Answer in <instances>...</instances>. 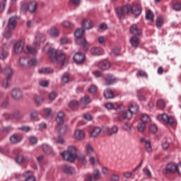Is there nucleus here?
Here are the masks:
<instances>
[{
	"instance_id": "f257e3e1",
	"label": "nucleus",
	"mask_w": 181,
	"mask_h": 181,
	"mask_svg": "<svg viewBox=\"0 0 181 181\" xmlns=\"http://www.w3.org/2000/svg\"><path fill=\"white\" fill-rule=\"evenodd\" d=\"M129 12L136 16H139L142 13V7L139 4H134L133 6L130 4H126L123 7H118L117 8V18L124 20L125 19V13H129Z\"/></svg>"
},
{
	"instance_id": "f03ea898",
	"label": "nucleus",
	"mask_w": 181,
	"mask_h": 181,
	"mask_svg": "<svg viewBox=\"0 0 181 181\" xmlns=\"http://www.w3.org/2000/svg\"><path fill=\"white\" fill-rule=\"evenodd\" d=\"M47 54L53 63L59 62L62 66H64L69 62V57H66V54L63 52L57 51L54 48H49Z\"/></svg>"
},
{
	"instance_id": "7ed1b4c3",
	"label": "nucleus",
	"mask_w": 181,
	"mask_h": 181,
	"mask_svg": "<svg viewBox=\"0 0 181 181\" xmlns=\"http://www.w3.org/2000/svg\"><path fill=\"white\" fill-rule=\"evenodd\" d=\"M86 30L82 28H78L75 31L74 36L76 38V43L82 46L84 50H88V47H90V43L87 42L86 38H81L83 36H84Z\"/></svg>"
},
{
	"instance_id": "20e7f679",
	"label": "nucleus",
	"mask_w": 181,
	"mask_h": 181,
	"mask_svg": "<svg viewBox=\"0 0 181 181\" xmlns=\"http://www.w3.org/2000/svg\"><path fill=\"white\" fill-rule=\"evenodd\" d=\"M61 155L64 160L73 163V162L77 159V148L74 146H71L68 147L67 151L62 153Z\"/></svg>"
},
{
	"instance_id": "39448f33",
	"label": "nucleus",
	"mask_w": 181,
	"mask_h": 181,
	"mask_svg": "<svg viewBox=\"0 0 181 181\" xmlns=\"http://www.w3.org/2000/svg\"><path fill=\"white\" fill-rule=\"evenodd\" d=\"M139 111V106L136 104H132L129 107V110L123 112L122 114L119 115V121H124V119H131L132 118L133 114H136Z\"/></svg>"
},
{
	"instance_id": "423d86ee",
	"label": "nucleus",
	"mask_w": 181,
	"mask_h": 181,
	"mask_svg": "<svg viewBox=\"0 0 181 181\" xmlns=\"http://www.w3.org/2000/svg\"><path fill=\"white\" fill-rule=\"evenodd\" d=\"M64 112L60 111L59 112L56 121L57 122V129L61 135L63 134H66V131H67V127L66 125H63V123L64 122Z\"/></svg>"
},
{
	"instance_id": "0eeeda50",
	"label": "nucleus",
	"mask_w": 181,
	"mask_h": 181,
	"mask_svg": "<svg viewBox=\"0 0 181 181\" xmlns=\"http://www.w3.org/2000/svg\"><path fill=\"white\" fill-rule=\"evenodd\" d=\"M36 9H37V3L36 1H31L29 4H23L21 6V11L23 12H26V11H29L31 13L36 12Z\"/></svg>"
},
{
	"instance_id": "6e6552de",
	"label": "nucleus",
	"mask_w": 181,
	"mask_h": 181,
	"mask_svg": "<svg viewBox=\"0 0 181 181\" xmlns=\"http://www.w3.org/2000/svg\"><path fill=\"white\" fill-rule=\"evenodd\" d=\"M33 46L27 45L26 49L24 50V53H29L30 54H37V50H39L40 45L38 42H34Z\"/></svg>"
},
{
	"instance_id": "1a4fd4ad",
	"label": "nucleus",
	"mask_w": 181,
	"mask_h": 181,
	"mask_svg": "<svg viewBox=\"0 0 181 181\" xmlns=\"http://www.w3.org/2000/svg\"><path fill=\"white\" fill-rule=\"evenodd\" d=\"M158 118H161L164 122L169 124L171 127H175L176 125V120L172 116H168L166 114L158 115Z\"/></svg>"
},
{
	"instance_id": "9d476101",
	"label": "nucleus",
	"mask_w": 181,
	"mask_h": 181,
	"mask_svg": "<svg viewBox=\"0 0 181 181\" xmlns=\"http://www.w3.org/2000/svg\"><path fill=\"white\" fill-rule=\"evenodd\" d=\"M101 177L100 170H95L93 174H86L85 181H97Z\"/></svg>"
},
{
	"instance_id": "9b49d317",
	"label": "nucleus",
	"mask_w": 181,
	"mask_h": 181,
	"mask_svg": "<svg viewBox=\"0 0 181 181\" xmlns=\"http://www.w3.org/2000/svg\"><path fill=\"white\" fill-rule=\"evenodd\" d=\"M74 62L76 64H83L86 62V54L83 52H76L74 56Z\"/></svg>"
},
{
	"instance_id": "f8f14e48",
	"label": "nucleus",
	"mask_w": 181,
	"mask_h": 181,
	"mask_svg": "<svg viewBox=\"0 0 181 181\" xmlns=\"http://www.w3.org/2000/svg\"><path fill=\"white\" fill-rule=\"evenodd\" d=\"M23 47H25V41H17L13 46L14 53H16V54H20V53H22V52H23Z\"/></svg>"
},
{
	"instance_id": "ddd939ff",
	"label": "nucleus",
	"mask_w": 181,
	"mask_h": 181,
	"mask_svg": "<svg viewBox=\"0 0 181 181\" xmlns=\"http://www.w3.org/2000/svg\"><path fill=\"white\" fill-rule=\"evenodd\" d=\"M11 95L13 100H18L23 98V93H22V89L19 88H13L11 92Z\"/></svg>"
},
{
	"instance_id": "4468645a",
	"label": "nucleus",
	"mask_w": 181,
	"mask_h": 181,
	"mask_svg": "<svg viewBox=\"0 0 181 181\" xmlns=\"http://www.w3.org/2000/svg\"><path fill=\"white\" fill-rule=\"evenodd\" d=\"M177 170V165L175 163H168L166 165V168L163 170V173L164 175H168V173H175Z\"/></svg>"
},
{
	"instance_id": "2eb2a0df",
	"label": "nucleus",
	"mask_w": 181,
	"mask_h": 181,
	"mask_svg": "<svg viewBox=\"0 0 181 181\" xmlns=\"http://www.w3.org/2000/svg\"><path fill=\"white\" fill-rule=\"evenodd\" d=\"M6 118L7 119H16V120H19L21 119V118H23V115L22 112L17 111L15 112L14 113L9 115L7 114L6 115Z\"/></svg>"
},
{
	"instance_id": "dca6fc26",
	"label": "nucleus",
	"mask_w": 181,
	"mask_h": 181,
	"mask_svg": "<svg viewBox=\"0 0 181 181\" xmlns=\"http://www.w3.org/2000/svg\"><path fill=\"white\" fill-rule=\"evenodd\" d=\"M93 26H94V23L93 21L90 18H85L82 21V27L87 30H90V29H93Z\"/></svg>"
},
{
	"instance_id": "f3484780",
	"label": "nucleus",
	"mask_w": 181,
	"mask_h": 181,
	"mask_svg": "<svg viewBox=\"0 0 181 181\" xmlns=\"http://www.w3.org/2000/svg\"><path fill=\"white\" fill-rule=\"evenodd\" d=\"M91 54L93 56H101V54H104V49L101 47H92L90 50Z\"/></svg>"
},
{
	"instance_id": "a211bd4d",
	"label": "nucleus",
	"mask_w": 181,
	"mask_h": 181,
	"mask_svg": "<svg viewBox=\"0 0 181 181\" xmlns=\"http://www.w3.org/2000/svg\"><path fill=\"white\" fill-rule=\"evenodd\" d=\"M98 67L101 69V70H108V69L111 67V64L108 60H103L98 64Z\"/></svg>"
},
{
	"instance_id": "6ab92c4d",
	"label": "nucleus",
	"mask_w": 181,
	"mask_h": 181,
	"mask_svg": "<svg viewBox=\"0 0 181 181\" xmlns=\"http://www.w3.org/2000/svg\"><path fill=\"white\" fill-rule=\"evenodd\" d=\"M141 144H145V148L147 152L150 153L152 151V146L151 145V141L147 140L145 137H142L140 139Z\"/></svg>"
},
{
	"instance_id": "aec40b11",
	"label": "nucleus",
	"mask_w": 181,
	"mask_h": 181,
	"mask_svg": "<svg viewBox=\"0 0 181 181\" xmlns=\"http://www.w3.org/2000/svg\"><path fill=\"white\" fill-rule=\"evenodd\" d=\"M23 176L25 177V181H36V177L33 175L32 171H26L23 174Z\"/></svg>"
},
{
	"instance_id": "412c9836",
	"label": "nucleus",
	"mask_w": 181,
	"mask_h": 181,
	"mask_svg": "<svg viewBox=\"0 0 181 181\" xmlns=\"http://www.w3.org/2000/svg\"><path fill=\"white\" fill-rule=\"evenodd\" d=\"M105 86H111L115 83V78L112 75L107 74L105 76Z\"/></svg>"
},
{
	"instance_id": "4be33fe9",
	"label": "nucleus",
	"mask_w": 181,
	"mask_h": 181,
	"mask_svg": "<svg viewBox=\"0 0 181 181\" xmlns=\"http://www.w3.org/2000/svg\"><path fill=\"white\" fill-rule=\"evenodd\" d=\"M63 171L66 175H74L76 173V170L73 167H70L69 165H63L62 167Z\"/></svg>"
},
{
	"instance_id": "5701e85b",
	"label": "nucleus",
	"mask_w": 181,
	"mask_h": 181,
	"mask_svg": "<svg viewBox=\"0 0 181 181\" xmlns=\"http://www.w3.org/2000/svg\"><path fill=\"white\" fill-rule=\"evenodd\" d=\"M75 138L78 141H81L86 138V133L83 130L78 129L75 132Z\"/></svg>"
},
{
	"instance_id": "b1692460",
	"label": "nucleus",
	"mask_w": 181,
	"mask_h": 181,
	"mask_svg": "<svg viewBox=\"0 0 181 181\" xmlns=\"http://www.w3.org/2000/svg\"><path fill=\"white\" fill-rule=\"evenodd\" d=\"M130 32L133 35H139L142 33V30H141V29L139 28L138 26L136 24H133L130 27Z\"/></svg>"
},
{
	"instance_id": "393cba45",
	"label": "nucleus",
	"mask_w": 181,
	"mask_h": 181,
	"mask_svg": "<svg viewBox=\"0 0 181 181\" xmlns=\"http://www.w3.org/2000/svg\"><path fill=\"white\" fill-rule=\"evenodd\" d=\"M16 26V17H11L8 20V28L9 30L15 29Z\"/></svg>"
},
{
	"instance_id": "a878e982",
	"label": "nucleus",
	"mask_w": 181,
	"mask_h": 181,
	"mask_svg": "<svg viewBox=\"0 0 181 181\" xmlns=\"http://www.w3.org/2000/svg\"><path fill=\"white\" fill-rule=\"evenodd\" d=\"M62 81L64 84H67L68 83L73 81V76H71V75H70L69 74L66 73L63 75Z\"/></svg>"
},
{
	"instance_id": "bb28decb",
	"label": "nucleus",
	"mask_w": 181,
	"mask_h": 181,
	"mask_svg": "<svg viewBox=\"0 0 181 181\" xmlns=\"http://www.w3.org/2000/svg\"><path fill=\"white\" fill-rule=\"evenodd\" d=\"M48 33L49 36H51V37H57L60 33L59 32V30L56 28V27H52V28H50Z\"/></svg>"
},
{
	"instance_id": "cd10ccee",
	"label": "nucleus",
	"mask_w": 181,
	"mask_h": 181,
	"mask_svg": "<svg viewBox=\"0 0 181 181\" xmlns=\"http://www.w3.org/2000/svg\"><path fill=\"white\" fill-rule=\"evenodd\" d=\"M105 107L107 108V110H118L119 108H121V106H119L118 104L111 103L105 104Z\"/></svg>"
},
{
	"instance_id": "c85d7f7f",
	"label": "nucleus",
	"mask_w": 181,
	"mask_h": 181,
	"mask_svg": "<svg viewBox=\"0 0 181 181\" xmlns=\"http://www.w3.org/2000/svg\"><path fill=\"white\" fill-rule=\"evenodd\" d=\"M103 95L107 99L114 98V90L111 89H107L104 91Z\"/></svg>"
},
{
	"instance_id": "c756f323",
	"label": "nucleus",
	"mask_w": 181,
	"mask_h": 181,
	"mask_svg": "<svg viewBox=\"0 0 181 181\" xmlns=\"http://www.w3.org/2000/svg\"><path fill=\"white\" fill-rule=\"evenodd\" d=\"M10 141L12 144H18V142H21V141H22V136L18 134H13L11 136Z\"/></svg>"
},
{
	"instance_id": "7c9ffc66",
	"label": "nucleus",
	"mask_w": 181,
	"mask_h": 181,
	"mask_svg": "<svg viewBox=\"0 0 181 181\" xmlns=\"http://www.w3.org/2000/svg\"><path fill=\"white\" fill-rule=\"evenodd\" d=\"M86 155H88V156H94V155H95V153L94 152V149L90 144H87L86 146Z\"/></svg>"
},
{
	"instance_id": "2f4dec72",
	"label": "nucleus",
	"mask_w": 181,
	"mask_h": 181,
	"mask_svg": "<svg viewBox=\"0 0 181 181\" xmlns=\"http://www.w3.org/2000/svg\"><path fill=\"white\" fill-rule=\"evenodd\" d=\"M35 42H40V43H43V42L46 41V36L42 33H37L35 35Z\"/></svg>"
},
{
	"instance_id": "473e14b6",
	"label": "nucleus",
	"mask_w": 181,
	"mask_h": 181,
	"mask_svg": "<svg viewBox=\"0 0 181 181\" xmlns=\"http://www.w3.org/2000/svg\"><path fill=\"white\" fill-rule=\"evenodd\" d=\"M4 74L6 77H12V74H13V71L12 70V68L9 65L6 66L4 69Z\"/></svg>"
},
{
	"instance_id": "72a5a7b5",
	"label": "nucleus",
	"mask_w": 181,
	"mask_h": 181,
	"mask_svg": "<svg viewBox=\"0 0 181 181\" xmlns=\"http://www.w3.org/2000/svg\"><path fill=\"white\" fill-rule=\"evenodd\" d=\"M118 134V127L113 126L107 131V135L112 136V135H117Z\"/></svg>"
},
{
	"instance_id": "f704fd0d",
	"label": "nucleus",
	"mask_w": 181,
	"mask_h": 181,
	"mask_svg": "<svg viewBox=\"0 0 181 181\" xmlns=\"http://www.w3.org/2000/svg\"><path fill=\"white\" fill-rule=\"evenodd\" d=\"M100 134H101V128L97 127H95L91 132L90 136H92L93 138H95V136H98Z\"/></svg>"
},
{
	"instance_id": "c9c22d12",
	"label": "nucleus",
	"mask_w": 181,
	"mask_h": 181,
	"mask_svg": "<svg viewBox=\"0 0 181 181\" xmlns=\"http://www.w3.org/2000/svg\"><path fill=\"white\" fill-rule=\"evenodd\" d=\"M38 73L40 74H50V73H53V69L50 68H41L38 70Z\"/></svg>"
},
{
	"instance_id": "e433bc0d",
	"label": "nucleus",
	"mask_w": 181,
	"mask_h": 181,
	"mask_svg": "<svg viewBox=\"0 0 181 181\" xmlns=\"http://www.w3.org/2000/svg\"><path fill=\"white\" fill-rule=\"evenodd\" d=\"M131 45L133 47H138V46H139V38L136 36L132 37L131 39Z\"/></svg>"
},
{
	"instance_id": "4c0bfd02",
	"label": "nucleus",
	"mask_w": 181,
	"mask_h": 181,
	"mask_svg": "<svg viewBox=\"0 0 181 181\" xmlns=\"http://www.w3.org/2000/svg\"><path fill=\"white\" fill-rule=\"evenodd\" d=\"M153 13L152 12L151 10H148L146 12V19L147 21H150L151 22H153L154 19H153Z\"/></svg>"
},
{
	"instance_id": "58836bf2",
	"label": "nucleus",
	"mask_w": 181,
	"mask_h": 181,
	"mask_svg": "<svg viewBox=\"0 0 181 181\" xmlns=\"http://www.w3.org/2000/svg\"><path fill=\"white\" fill-rule=\"evenodd\" d=\"M90 103H91V99L88 95H85L81 99V104L83 105H87L88 104H90Z\"/></svg>"
},
{
	"instance_id": "ea45409f",
	"label": "nucleus",
	"mask_w": 181,
	"mask_h": 181,
	"mask_svg": "<svg viewBox=\"0 0 181 181\" xmlns=\"http://www.w3.org/2000/svg\"><path fill=\"white\" fill-rule=\"evenodd\" d=\"M141 121L143 122V124H148V122H151V117H149V115L146 114H142Z\"/></svg>"
},
{
	"instance_id": "a19ab883",
	"label": "nucleus",
	"mask_w": 181,
	"mask_h": 181,
	"mask_svg": "<svg viewBox=\"0 0 181 181\" xmlns=\"http://www.w3.org/2000/svg\"><path fill=\"white\" fill-rule=\"evenodd\" d=\"M29 158L23 157V156H18L16 158V162L17 163H22V162H28Z\"/></svg>"
},
{
	"instance_id": "79ce46f5",
	"label": "nucleus",
	"mask_w": 181,
	"mask_h": 181,
	"mask_svg": "<svg viewBox=\"0 0 181 181\" xmlns=\"http://www.w3.org/2000/svg\"><path fill=\"white\" fill-rule=\"evenodd\" d=\"M42 151L45 153H52L53 152V149H52V147L47 144H43L42 145Z\"/></svg>"
},
{
	"instance_id": "37998d69",
	"label": "nucleus",
	"mask_w": 181,
	"mask_h": 181,
	"mask_svg": "<svg viewBox=\"0 0 181 181\" xmlns=\"http://www.w3.org/2000/svg\"><path fill=\"white\" fill-rule=\"evenodd\" d=\"M9 56V52H8V51L4 50V49H1L0 51V59L1 60H5V59H6V57H8Z\"/></svg>"
},
{
	"instance_id": "c03bdc74",
	"label": "nucleus",
	"mask_w": 181,
	"mask_h": 181,
	"mask_svg": "<svg viewBox=\"0 0 181 181\" xmlns=\"http://www.w3.org/2000/svg\"><path fill=\"white\" fill-rule=\"evenodd\" d=\"M136 76V77H142L143 78H148V74L144 70H139Z\"/></svg>"
},
{
	"instance_id": "a18cd8bd",
	"label": "nucleus",
	"mask_w": 181,
	"mask_h": 181,
	"mask_svg": "<svg viewBox=\"0 0 181 181\" xmlns=\"http://www.w3.org/2000/svg\"><path fill=\"white\" fill-rule=\"evenodd\" d=\"M11 77L6 76V78L3 81V87L4 88H8L11 84Z\"/></svg>"
},
{
	"instance_id": "49530a36",
	"label": "nucleus",
	"mask_w": 181,
	"mask_h": 181,
	"mask_svg": "<svg viewBox=\"0 0 181 181\" xmlns=\"http://www.w3.org/2000/svg\"><path fill=\"white\" fill-rule=\"evenodd\" d=\"M28 57H22L20 58L19 62L21 66H28Z\"/></svg>"
},
{
	"instance_id": "de8ad7c7",
	"label": "nucleus",
	"mask_w": 181,
	"mask_h": 181,
	"mask_svg": "<svg viewBox=\"0 0 181 181\" xmlns=\"http://www.w3.org/2000/svg\"><path fill=\"white\" fill-rule=\"evenodd\" d=\"M62 25L64 28H69L70 29H73L74 28V24L70 23V21H65L62 23Z\"/></svg>"
},
{
	"instance_id": "09e8293b",
	"label": "nucleus",
	"mask_w": 181,
	"mask_h": 181,
	"mask_svg": "<svg viewBox=\"0 0 181 181\" xmlns=\"http://www.w3.org/2000/svg\"><path fill=\"white\" fill-rule=\"evenodd\" d=\"M39 116V112L36 110H33L30 113V119L31 121H36L37 119V117Z\"/></svg>"
},
{
	"instance_id": "8fccbe9b",
	"label": "nucleus",
	"mask_w": 181,
	"mask_h": 181,
	"mask_svg": "<svg viewBox=\"0 0 181 181\" xmlns=\"http://www.w3.org/2000/svg\"><path fill=\"white\" fill-rule=\"evenodd\" d=\"M89 162L93 166H95V165H98L99 163L98 158L94 157L93 156L90 157Z\"/></svg>"
},
{
	"instance_id": "3c124183",
	"label": "nucleus",
	"mask_w": 181,
	"mask_h": 181,
	"mask_svg": "<svg viewBox=\"0 0 181 181\" xmlns=\"http://www.w3.org/2000/svg\"><path fill=\"white\" fill-rule=\"evenodd\" d=\"M157 107L159 110H163L165 108V101L162 99L157 100Z\"/></svg>"
},
{
	"instance_id": "603ef678",
	"label": "nucleus",
	"mask_w": 181,
	"mask_h": 181,
	"mask_svg": "<svg viewBox=\"0 0 181 181\" xmlns=\"http://www.w3.org/2000/svg\"><path fill=\"white\" fill-rule=\"evenodd\" d=\"M156 25L158 28H162L163 26V18L160 16L158 17Z\"/></svg>"
},
{
	"instance_id": "864d4df0",
	"label": "nucleus",
	"mask_w": 181,
	"mask_h": 181,
	"mask_svg": "<svg viewBox=\"0 0 181 181\" xmlns=\"http://www.w3.org/2000/svg\"><path fill=\"white\" fill-rule=\"evenodd\" d=\"M78 159V160H80V162H81L83 165H86L87 163V160H86V156H84L83 154L79 155Z\"/></svg>"
},
{
	"instance_id": "5fc2aeb1",
	"label": "nucleus",
	"mask_w": 181,
	"mask_h": 181,
	"mask_svg": "<svg viewBox=\"0 0 181 181\" xmlns=\"http://www.w3.org/2000/svg\"><path fill=\"white\" fill-rule=\"evenodd\" d=\"M35 103H37L38 105L43 104V102L45 101V99L42 98V96L36 95L35 97Z\"/></svg>"
},
{
	"instance_id": "6e6d98bb",
	"label": "nucleus",
	"mask_w": 181,
	"mask_h": 181,
	"mask_svg": "<svg viewBox=\"0 0 181 181\" xmlns=\"http://www.w3.org/2000/svg\"><path fill=\"white\" fill-rule=\"evenodd\" d=\"M138 131H139V132H144L145 131V128H146V127L145 126V123H140L138 124Z\"/></svg>"
},
{
	"instance_id": "4d7b16f0",
	"label": "nucleus",
	"mask_w": 181,
	"mask_h": 181,
	"mask_svg": "<svg viewBox=\"0 0 181 181\" xmlns=\"http://www.w3.org/2000/svg\"><path fill=\"white\" fill-rule=\"evenodd\" d=\"M69 105L70 108H71L73 110V108H75V107H78V101H77V100H72L69 103Z\"/></svg>"
},
{
	"instance_id": "13d9d810",
	"label": "nucleus",
	"mask_w": 181,
	"mask_h": 181,
	"mask_svg": "<svg viewBox=\"0 0 181 181\" xmlns=\"http://www.w3.org/2000/svg\"><path fill=\"white\" fill-rule=\"evenodd\" d=\"M56 97H57V93L54 92H52L51 93L49 94V100L51 101H54V100H56Z\"/></svg>"
},
{
	"instance_id": "bf43d9fd",
	"label": "nucleus",
	"mask_w": 181,
	"mask_h": 181,
	"mask_svg": "<svg viewBox=\"0 0 181 181\" xmlns=\"http://www.w3.org/2000/svg\"><path fill=\"white\" fill-rule=\"evenodd\" d=\"M97 90H98L97 86H95V85H91L88 89L89 93H90L91 94H94V93H97Z\"/></svg>"
},
{
	"instance_id": "052dcab7",
	"label": "nucleus",
	"mask_w": 181,
	"mask_h": 181,
	"mask_svg": "<svg viewBox=\"0 0 181 181\" xmlns=\"http://www.w3.org/2000/svg\"><path fill=\"white\" fill-rule=\"evenodd\" d=\"M55 141H56L57 144H60L61 145H63V144H64V139L61 136H58L55 139Z\"/></svg>"
},
{
	"instance_id": "680f3d73",
	"label": "nucleus",
	"mask_w": 181,
	"mask_h": 181,
	"mask_svg": "<svg viewBox=\"0 0 181 181\" xmlns=\"http://www.w3.org/2000/svg\"><path fill=\"white\" fill-rule=\"evenodd\" d=\"M150 132H153V134H156V132H158V127H156L155 124L151 125L149 127Z\"/></svg>"
},
{
	"instance_id": "e2e57ef3",
	"label": "nucleus",
	"mask_w": 181,
	"mask_h": 181,
	"mask_svg": "<svg viewBox=\"0 0 181 181\" xmlns=\"http://www.w3.org/2000/svg\"><path fill=\"white\" fill-rule=\"evenodd\" d=\"M37 63V61L36 59L33 58L29 59H28V66H36V64Z\"/></svg>"
},
{
	"instance_id": "0e129e2a",
	"label": "nucleus",
	"mask_w": 181,
	"mask_h": 181,
	"mask_svg": "<svg viewBox=\"0 0 181 181\" xmlns=\"http://www.w3.org/2000/svg\"><path fill=\"white\" fill-rule=\"evenodd\" d=\"M98 42L100 45H105V37H104V36L98 37Z\"/></svg>"
},
{
	"instance_id": "69168bd1",
	"label": "nucleus",
	"mask_w": 181,
	"mask_h": 181,
	"mask_svg": "<svg viewBox=\"0 0 181 181\" xmlns=\"http://www.w3.org/2000/svg\"><path fill=\"white\" fill-rule=\"evenodd\" d=\"M169 146H170V144L168 141H165L162 143L163 149L166 150Z\"/></svg>"
},
{
	"instance_id": "338daca9",
	"label": "nucleus",
	"mask_w": 181,
	"mask_h": 181,
	"mask_svg": "<svg viewBox=\"0 0 181 181\" xmlns=\"http://www.w3.org/2000/svg\"><path fill=\"white\" fill-rule=\"evenodd\" d=\"M39 84L41 87H47L49 86V81H40Z\"/></svg>"
},
{
	"instance_id": "774afa93",
	"label": "nucleus",
	"mask_w": 181,
	"mask_h": 181,
	"mask_svg": "<svg viewBox=\"0 0 181 181\" xmlns=\"http://www.w3.org/2000/svg\"><path fill=\"white\" fill-rule=\"evenodd\" d=\"M175 11H181V3L177 2L174 4Z\"/></svg>"
}]
</instances>
